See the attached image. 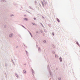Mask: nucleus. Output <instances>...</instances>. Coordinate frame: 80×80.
<instances>
[{
  "mask_svg": "<svg viewBox=\"0 0 80 80\" xmlns=\"http://www.w3.org/2000/svg\"><path fill=\"white\" fill-rule=\"evenodd\" d=\"M32 25H36V24H35V23H32Z\"/></svg>",
  "mask_w": 80,
  "mask_h": 80,
  "instance_id": "23",
  "label": "nucleus"
},
{
  "mask_svg": "<svg viewBox=\"0 0 80 80\" xmlns=\"http://www.w3.org/2000/svg\"><path fill=\"white\" fill-rule=\"evenodd\" d=\"M24 16L25 17V16H26V15H24Z\"/></svg>",
  "mask_w": 80,
  "mask_h": 80,
  "instance_id": "46",
  "label": "nucleus"
},
{
  "mask_svg": "<svg viewBox=\"0 0 80 80\" xmlns=\"http://www.w3.org/2000/svg\"><path fill=\"white\" fill-rule=\"evenodd\" d=\"M32 75H33V73H32Z\"/></svg>",
  "mask_w": 80,
  "mask_h": 80,
  "instance_id": "48",
  "label": "nucleus"
},
{
  "mask_svg": "<svg viewBox=\"0 0 80 80\" xmlns=\"http://www.w3.org/2000/svg\"><path fill=\"white\" fill-rule=\"evenodd\" d=\"M13 5H14V6H15L16 7H17V5H18V4L17 3H14Z\"/></svg>",
  "mask_w": 80,
  "mask_h": 80,
  "instance_id": "4",
  "label": "nucleus"
},
{
  "mask_svg": "<svg viewBox=\"0 0 80 80\" xmlns=\"http://www.w3.org/2000/svg\"><path fill=\"white\" fill-rule=\"evenodd\" d=\"M13 36V33H11L9 35V37H12Z\"/></svg>",
  "mask_w": 80,
  "mask_h": 80,
  "instance_id": "2",
  "label": "nucleus"
},
{
  "mask_svg": "<svg viewBox=\"0 0 80 80\" xmlns=\"http://www.w3.org/2000/svg\"><path fill=\"white\" fill-rule=\"evenodd\" d=\"M25 51L26 53V55H27L28 54V52H27V50H26Z\"/></svg>",
  "mask_w": 80,
  "mask_h": 80,
  "instance_id": "25",
  "label": "nucleus"
},
{
  "mask_svg": "<svg viewBox=\"0 0 80 80\" xmlns=\"http://www.w3.org/2000/svg\"><path fill=\"white\" fill-rule=\"evenodd\" d=\"M43 42L44 43H46V42H47V41L45 40H43Z\"/></svg>",
  "mask_w": 80,
  "mask_h": 80,
  "instance_id": "19",
  "label": "nucleus"
},
{
  "mask_svg": "<svg viewBox=\"0 0 80 80\" xmlns=\"http://www.w3.org/2000/svg\"><path fill=\"white\" fill-rule=\"evenodd\" d=\"M35 2V4H36V3H37V1H35V2Z\"/></svg>",
  "mask_w": 80,
  "mask_h": 80,
  "instance_id": "32",
  "label": "nucleus"
},
{
  "mask_svg": "<svg viewBox=\"0 0 80 80\" xmlns=\"http://www.w3.org/2000/svg\"><path fill=\"white\" fill-rule=\"evenodd\" d=\"M18 36H19V37H21V36H20V34L18 35Z\"/></svg>",
  "mask_w": 80,
  "mask_h": 80,
  "instance_id": "37",
  "label": "nucleus"
},
{
  "mask_svg": "<svg viewBox=\"0 0 80 80\" xmlns=\"http://www.w3.org/2000/svg\"><path fill=\"white\" fill-rule=\"evenodd\" d=\"M23 72L24 73H27V72H26L25 70H23Z\"/></svg>",
  "mask_w": 80,
  "mask_h": 80,
  "instance_id": "10",
  "label": "nucleus"
},
{
  "mask_svg": "<svg viewBox=\"0 0 80 80\" xmlns=\"http://www.w3.org/2000/svg\"><path fill=\"white\" fill-rule=\"evenodd\" d=\"M52 47L53 48H55V46L53 44H52Z\"/></svg>",
  "mask_w": 80,
  "mask_h": 80,
  "instance_id": "20",
  "label": "nucleus"
},
{
  "mask_svg": "<svg viewBox=\"0 0 80 80\" xmlns=\"http://www.w3.org/2000/svg\"><path fill=\"white\" fill-rule=\"evenodd\" d=\"M11 17H13L14 15L13 14H12L11 15H10Z\"/></svg>",
  "mask_w": 80,
  "mask_h": 80,
  "instance_id": "26",
  "label": "nucleus"
},
{
  "mask_svg": "<svg viewBox=\"0 0 80 80\" xmlns=\"http://www.w3.org/2000/svg\"><path fill=\"white\" fill-rule=\"evenodd\" d=\"M32 73H34V71H33V70L32 69Z\"/></svg>",
  "mask_w": 80,
  "mask_h": 80,
  "instance_id": "22",
  "label": "nucleus"
},
{
  "mask_svg": "<svg viewBox=\"0 0 80 80\" xmlns=\"http://www.w3.org/2000/svg\"><path fill=\"white\" fill-rule=\"evenodd\" d=\"M38 51L39 52H40L41 49H40V48L39 47H38Z\"/></svg>",
  "mask_w": 80,
  "mask_h": 80,
  "instance_id": "5",
  "label": "nucleus"
},
{
  "mask_svg": "<svg viewBox=\"0 0 80 80\" xmlns=\"http://www.w3.org/2000/svg\"><path fill=\"white\" fill-rule=\"evenodd\" d=\"M42 18H44V17L43 16H42Z\"/></svg>",
  "mask_w": 80,
  "mask_h": 80,
  "instance_id": "39",
  "label": "nucleus"
},
{
  "mask_svg": "<svg viewBox=\"0 0 80 80\" xmlns=\"http://www.w3.org/2000/svg\"><path fill=\"white\" fill-rule=\"evenodd\" d=\"M48 25L49 26V27H52V25H51V24H48Z\"/></svg>",
  "mask_w": 80,
  "mask_h": 80,
  "instance_id": "16",
  "label": "nucleus"
},
{
  "mask_svg": "<svg viewBox=\"0 0 80 80\" xmlns=\"http://www.w3.org/2000/svg\"><path fill=\"white\" fill-rule=\"evenodd\" d=\"M25 47H26V48H27V46H25Z\"/></svg>",
  "mask_w": 80,
  "mask_h": 80,
  "instance_id": "41",
  "label": "nucleus"
},
{
  "mask_svg": "<svg viewBox=\"0 0 80 80\" xmlns=\"http://www.w3.org/2000/svg\"><path fill=\"white\" fill-rule=\"evenodd\" d=\"M52 35L53 36H54V33L53 32L52 33Z\"/></svg>",
  "mask_w": 80,
  "mask_h": 80,
  "instance_id": "31",
  "label": "nucleus"
},
{
  "mask_svg": "<svg viewBox=\"0 0 80 80\" xmlns=\"http://www.w3.org/2000/svg\"><path fill=\"white\" fill-rule=\"evenodd\" d=\"M33 19L34 20H37V19L35 18H34Z\"/></svg>",
  "mask_w": 80,
  "mask_h": 80,
  "instance_id": "28",
  "label": "nucleus"
},
{
  "mask_svg": "<svg viewBox=\"0 0 80 80\" xmlns=\"http://www.w3.org/2000/svg\"><path fill=\"white\" fill-rule=\"evenodd\" d=\"M40 25H42V27L44 28V26H43V24H42V22L40 23Z\"/></svg>",
  "mask_w": 80,
  "mask_h": 80,
  "instance_id": "15",
  "label": "nucleus"
},
{
  "mask_svg": "<svg viewBox=\"0 0 80 80\" xmlns=\"http://www.w3.org/2000/svg\"><path fill=\"white\" fill-rule=\"evenodd\" d=\"M6 27L7 26L5 25L4 26V28H6Z\"/></svg>",
  "mask_w": 80,
  "mask_h": 80,
  "instance_id": "35",
  "label": "nucleus"
},
{
  "mask_svg": "<svg viewBox=\"0 0 80 80\" xmlns=\"http://www.w3.org/2000/svg\"><path fill=\"white\" fill-rule=\"evenodd\" d=\"M23 20H25L26 21H28V18H23Z\"/></svg>",
  "mask_w": 80,
  "mask_h": 80,
  "instance_id": "3",
  "label": "nucleus"
},
{
  "mask_svg": "<svg viewBox=\"0 0 80 80\" xmlns=\"http://www.w3.org/2000/svg\"><path fill=\"white\" fill-rule=\"evenodd\" d=\"M42 35H43V36H44L45 35V34H43Z\"/></svg>",
  "mask_w": 80,
  "mask_h": 80,
  "instance_id": "40",
  "label": "nucleus"
},
{
  "mask_svg": "<svg viewBox=\"0 0 80 80\" xmlns=\"http://www.w3.org/2000/svg\"><path fill=\"white\" fill-rule=\"evenodd\" d=\"M28 32H29V34H30L31 37H32V34H31V33L30 32V31H28Z\"/></svg>",
  "mask_w": 80,
  "mask_h": 80,
  "instance_id": "18",
  "label": "nucleus"
},
{
  "mask_svg": "<svg viewBox=\"0 0 80 80\" xmlns=\"http://www.w3.org/2000/svg\"><path fill=\"white\" fill-rule=\"evenodd\" d=\"M57 20L58 22H60V20H59V19H58V18H57Z\"/></svg>",
  "mask_w": 80,
  "mask_h": 80,
  "instance_id": "12",
  "label": "nucleus"
},
{
  "mask_svg": "<svg viewBox=\"0 0 80 80\" xmlns=\"http://www.w3.org/2000/svg\"><path fill=\"white\" fill-rule=\"evenodd\" d=\"M58 80H61V78H60V77L59 78H58Z\"/></svg>",
  "mask_w": 80,
  "mask_h": 80,
  "instance_id": "30",
  "label": "nucleus"
},
{
  "mask_svg": "<svg viewBox=\"0 0 80 80\" xmlns=\"http://www.w3.org/2000/svg\"><path fill=\"white\" fill-rule=\"evenodd\" d=\"M60 62H62V58L61 57L59 58Z\"/></svg>",
  "mask_w": 80,
  "mask_h": 80,
  "instance_id": "8",
  "label": "nucleus"
},
{
  "mask_svg": "<svg viewBox=\"0 0 80 80\" xmlns=\"http://www.w3.org/2000/svg\"><path fill=\"white\" fill-rule=\"evenodd\" d=\"M15 75L16 77H18V75L17 74V73H15Z\"/></svg>",
  "mask_w": 80,
  "mask_h": 80,
  "instance_id": "14",
  "label": "nucleus"
},
{
  "mask_svg": "<svg viewBox=\"0 0 80 80\" xmlns=\"http://www.w3.org/2000/svg\"><path fill=\"white\" fill-rule=\"evenodd\" d=\"M5 66L6 67H7L8 66V64H7V63H5Z\"/></svg>",
  "mask_w": 80,
  "mask_h": 80,
  "instance_id": "11",
  "label": "nucleus"
},
{
  "mask_svg": "<svg viewBox=\"0 0 80 80\" xmlns=\"http://www.w3.org/2000/svg\"><path fill=\"white\" fill-rule=\"evenodd\" d=\"M21 26L22 27H23V28H25V29H26V28H25V27H24V26H23V25H21Z\"/></svg>",
  "mask_w": 80,
  "mask_h": 80,
  "instance_id": "13",
  "label": "nucleus"
},
{
  "mask_svg": "<svg viewBox=\"0 0 80 80\" xmlns=\"http://www.w3.org/2000/svg\"><path fill=\"white\" fill-rule=\"evenodd\" d=\"M28 12V13H30V14H31V12Z\"/></svg>",
  "mask_w": 80,
  "mask_h": 80,
  "instance_id": "38",
  "label": "nucleus"
},
{
  "mask_svg": "<svg viewBox=\"0 0 80 80\" xmlns=\"http://www.w3.org/2000/svg\"><path fill=\"white\" fill-rule=\"evenodd\" d=\"M44 32H46V31L44 30Z\"/></svg>",
  "mask_w": 80,
  "mask_h": 80,
  "instance_id": "47",
  "label": "nucleus"
},
{
  "mask_svg": "<svg viewBox=\"0 0 80 80\" xmlns=\"http://www.w3.org/2000/svg\"><path fill=\"white\" fill-rule=\"evenodd\" d=\"M48 71H49V77H52V73L51 72V71H50V68L49 66V65L48 64Z\"/></svg>",
  "mask_w": 80,
  "mask_h": 80,
  "instance_id": "1",
  "label": "nucleus"
},
{
  "mask_svg": "<svg viewBox=\"0 0 80 80\" xmlns=\"http://www.w3.org/2000/svg\"><path fill=\"white\" fill-rule=\"evenodd\" d=\"M36 46H37V47H38V45H37Z\"/></svg>",
  "mask_w": 80,
  "mask_h": 80,
  "instance_id": "44",
  "label": "nucleus"
},
{
  "mask_svg": "<svg viewBox=\"0 0 80 80\" xmlns=\"http://www.w3.org/2000/svg\"><path fill=\"white\" fill-rule=\"evenodd\" d=\"M24 65H26V63H25V64H24Z\"/></svg>",
  "mask_w": 80,
  "mask_h": 80,
  "instance_id": "43",
  "label": "nucleus"
},
{
  "mask_svg": "<svg viewBox=\"0 0 80 80\" xmlns=\"http://www.w3.org/2000/svg\"><path fill=\"white\" fill-rule=\"evenodd\" d=\"M1 2H6V1H5V0H2L1 1Z\"/></svg>",
  "mask_w": 80,
  "mask_h": 80,
  "instance_id": "9",
  "label": "nucleus"
},
{
  "mask_svg": "<svg viewBox=\"0 0 80 80\" xmlns=\"http://www.w3.org/2000/svg\"><path fill=\"white\" fill-rule=\"evenodd\" d=\"M16 48H18V46H17V47H16Z\"/></svg>",
  "mask_w": 80,
  "mask_h": 80,
  "instance_id": "42",
  "label": "nucleus"
},
{
  "mask_svg": "<svg viewBox=\"0 0 80 80\" xmlns=\"http://www.w3.org/2000/svg\"><path fill=\"white\" fill-rule=\"evenodd\" d=\"M52 53H53L54 54H55V51H52Z\"/></svg>",
  "mask_w": 80,
  "mask_h": 80,
  "instance_id": "24",
  "label": "nucleus"
},
{
  "mask_svg": "<svg viewBox=\"0 0 80 80\" xmlns=\"http://www.w3.org/2000/svg\"><path fill=\"white\" fill-rule=\"evenodd\" d=\"M41 3L42 4L43 7H44V4L43 3V2L42 1H41Z\"/></svg>",
  "mask_w": 80,
  "mask_h": 80,
  "instance_id": "7",
  "label": "nucleus"
},
{
  "mask_svg": "<svg viewBox=\"0 0 80 80\" xmlns=\"http://www.w3.org/2000/svg\"><path fill=\"white\" fill-rule=\"evenodd\" d=\"M76 44H77L79 47H80V44L78 43V42L77 41H76Z\"/></svg>",
  "mask_w": 80,
  "mask_h": 80,
  "instance_id": "6",
  "label": "nucleus"
},
{
  "mask_svg": "<svg viewBox=\"0 0 80 80\" xmlns=\"http://www.w3.org/2000/svg\"><path fill=\"white\" fill-rule=\"evenodd\" d=\"M23 45H24V46H25V44H23Z\"/></svg>",
  "mask_w": 80,
  "mask_h": 80,
  "instance_id": "45",
  "label": "nucleus"
},
{
  "mask_svg": "<svg viewBox=\"0 0 80 80\" xmlns=\"http://www.w3.org/2000/svg\"><path fill=\"white\" fill-rule=\"evenodd\" d=\"M40 32H41V33H42V32H43V31H42V30H41L40 31Z\"/></svg>",
  "mask_w": 80,
  "mask_h": 80,
  "instance_id": "33",
  "label": "nucleus"
},
{
  "mask_svg": "<svg viewBox=\"0 0 80 80\" xmlns=\"http://www.w3.org/2000/svg\"><path fill=\"white\" fill-rule=\"evenodd\" d=\"M43 3H44V4L45 5H46V2H45V0H43Z\"/></svg>",
  "mask_w": 80,
  "mask_h": 80,
  "instance_id": "17",
  "label": "nucleus"
},
{
  "mask_svg": "<svg viewBox=\"0 0 80 80\" xmlns=\"http://www.w3.org/2000/svg\"><path fill=\"white\" fill-rule=\"evenodd\" d=\"M55 57H56V58H57V57H58V56L57 55H55Z\"/></svg>",
  "mask_w": 80,
  "mask_h": 80,
  "instance_id": "29",
  "label": "nucleus"
},
{
  "mask_svg": "<svg viewBox=\"0 0 80 80\" xmlns=\"http://www.w3.org/2000/svg\"><path fill=\"white\" fill-rule=\"evenodd\" d=\"M11 60H12V62L13 64H14V62H13V59H11Z\"/></svg>",
  "mask_w": 80,
  "mask_h": 80,
  "instance_id": "21",
  "label": "nucleus"
},
{
  "mask_svg": "<svg viewBox=\"0 0 80 80\" xmlns=\"http://www.w3.org/2000/svg\"><path fill=\"white\" fill-rule=\"evenodd\" d=\"M29 7L30 8V9H32V10H34L32 8L30 7V6H29Z\"/></svg>",
  "mask_w": 80,
  "mask_h": 80,
  "instance_id": "27",
  "label": "nucleus"
},
{
  "mask_svg": "<svg viewBox=\"0 0 80 80\" xmlns=\"http://www.w3.org/2000/svg\"><path fill=\"white\" fill-rule=\"evenodd\" d=\"M39 5H40V6L41 7H42V6H41V4H40V3L39 4Z\"/></svg>",
  "mask_w": 80,
  "mask_h": 80,
  "instance_id": "34",
  "label": "nucleus"
},
{
  "mask_svg": "<svg viewBox=\"0 0 80 80\" xmlns=\"http://www.w3.org/2000/svg\"><path fill=\"white\" fill-rule=\"evenodd\" d=\"M38 33V31H37L36 32V33Z\"/></svg>",
  "mask_w": 80,
  "mask_h": 80,
  "instance_id": "36",
  "label": "nucleus"
}]
</instances>
